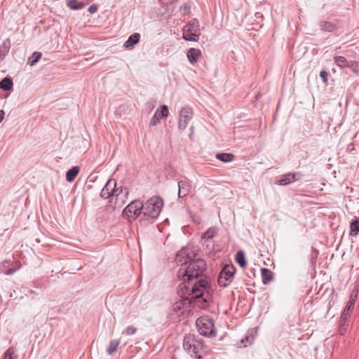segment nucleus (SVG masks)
Wrapping results in <instances>:
<instances>
[{
    "instance_id": "obj_1",
    "label": "nucleus",
    "mask_w": 359,
    "mask_h": 359,
    "mask_svg": "<svg viewBox=\"0 0 359 359\" xmlns=\"http://www.w3.org/2000/svg\"><path fill=\"white\" fill-rule=\"evenodd\" d=\"M196 255H191L187 249H182L177 254L176 262L180 266L177 277L182 283L178 286L182 296L187 295L190 302L198 301L208 304V277L204 275L206 262L201 258L194 259Z\"/></svg>"
},
{
    "instance_id": "obj_2",
    "label": "nucleus",
    "mask_w": 359,
    "mask_h": 359,
    "mask_svg": "<svg viewBox=\"0 0 359 359\" xmlns=\"http://www.w3.org/2000/svg\"><path fill=\"white\" fill-rule=\"evenodd\" d=\"M183 348L192 358L202 359L205 348L204 341L194 334H186L183 340Z\"/></svg>"
},
{
    "instance_id": "obj_3",
    "label": "nucleus",
    "mask_w": 359,
    "mask_h": 359,
    "mask_svg": "<svg viewBox=\"0 0 359 359\" xmlns=\"http://www.w3.org/2000/svg\"><path fill=\"white\" fill-rule=\"evenodd\" d=\"M163 206V201L160 196H153L144 203L143 217L145 219H156Z\"/></svg>"
},
{
    "instance_id": "obj_4",
    "label": "nucleus",
    "mask_w": 359,
    "mask_h": 359,
    "mask_svg": "<svg viewBox=\"0 0 359 359\" xmlns=\"http://www.w3.org/2000/svg\"><path fill=\"white\" fill-rule=\"evenodd\" d=\"M198 331L201 335L208 337H216L214 320L208 318H199L196 322Z\"/></svg>"
},
{
    "instance_id": "obj_5",
    "label": "nucleus",
    "mask_w": 359,
    "mask_h": 359,
    "mask_svg": "<svg viewBox=\"0 0 359 359\" xmlns=\"http://www.w3.org/2000/svg\"><path fill=\"white\" fill-rule=\"evenodd\" d=\"M144 203L140 199L132 201L122 211L123 218L136 219L143 213Z\"/></svg>"
},
{
    "instance_id": "obj_6",
    "label": "nucleus",
    "mask_w": 359,
    "mask_h": 359,
    "mask_svg": "<svg viewBox=\"0 0 359 359\" xmlns=\"http://www.w3.org/2000/svg\"><path fill=\"white\" fill-rule=\"evenodd\" d=\"M200 34L199 22L197 19H192L184 27L183 39L186 41L196 42Z\"/></svg>"
},
{
    "instance_id": "obj_7",
    "label": "nucleus",
    "mask_w": 359,
    "mask_h": 359,
    "mask_svg": "<svg viewBox=\"0 0 359 359\" xmlns=\"http://www.w3.org/2000/svg\"><path fill=\"white\" fill-rule=\"evenodd\" d=\"M236 273V269L233 265L226 264L221 270L218 278V285L221 287H226L232 280Z\"/></svg>"
},
{
    "instance_id": "obj_8",
    "label": "nucleus",
    "mask_w": 359,
    "mask_h": 359,
    "mask_svg": "<svg viewBox=\"0 0 359 359\" xmlns=\"http://www.w3.org/2000/svg\"><path fill=\"white\" fill-rule=\"evenodd\" d=\"M358 294V287L355 285L354 287V289L353 290L349 300L347 302L345 308L344 309L341 315V318L343 320H346L348 316H350L351 312L354 308L355 303L356 302L357 297Z\"/></svg>"
},
{
    "instance_id": "obj_9",
    "label": "nucleus",
    "mask_w": 359,
    "mask_h": 359,
    "mask_svg": "<svg viewBox=\"0 0 359 359\" xmlns=\"http://www.w3.org/2000/svg\"><path fill=\"white\" fill-rule=\"evenodd\" d=\"M192 109L189 107H184L179 112L178 128L180 130H184L188 123L192 118Z\"/></svg>"
},
{
    "instance_id": "obj_10",
    "label": "nucleus",
    "mask_w": 359,
    "mask_h": 359,
    "mask_svg": "<svg viewBox=\"0 0 359 359\" xmlns=\"http://www.w3.org/2000/svg\"><path fill=\"white\" fill-rule=\"evenodd\" d=\"M301 173L299 172H287L280 176L277 180L276 184L280 186L289 185L301 178Z\"/></svg>"
},
{
    "instance_id": "obj_11",
    "label": "nucleus",
    "mask_w": 359,
    "mask_h": 359,
    "mask_svg": "<svg viewBox=\"0 0 359 359\" xmlns=\"http://www.w3.org/2000/svg\"><path fill=\"white\" fill-rule=\"evenodd\" d=\"M169 114V109L167 105L162 104L160 108H158L153 116L150 120V126H154L160 123L161 118L168 116Z\"/></svg>"
},
{
    "instance_id": "obj_12",
    "label": "nucleus",
    "mask_w": 359,
    "mask_h": 359,
    "mask_svg": "<svg viewBox=\"0 0 359 359\" xmlns=\"http://www.w3.org/2000/svg\"><path fill=\"white\" fill-rule=\"evenodd\" d=\"M140 34L137 32L132 34L125 41L123 47L129 50L133 49L140 42Z\"/></svg>"
},
{
    "instance_id": "obj_13",
    "label": "nucleus",
    "mask_w": 359,
    "mask_h": 359,
    "mask_svg": "<svg viewBox=\"0 0 359 359\" xmlns=\"http://www.w3.org/2000/svg\"><path fill=\"white\" fill-rule=\"evenodd\" d=\"M90 4V1H79V0H69L67 2V6L71 10L78 11L83 9L86 5Z\"/></svg>"
},
{
    "instance_id": "obj_14",
    "label": "nucleus",
    "mask_w": 359,
    "mask_h": 359,
    "mask_svg": "<svg viewBox=\"0 0 359 359\" xmlns=\"http://www.w3.org/2000/svg\"><path fill=\"white\" fill-rule=\"evenodd\" d=\"M201 55V51L199 49L191 48L187 51V58L191 64H195L199 56Z\"/></svg>"
},
{
    "instance_id": "obj_15",
    "label": "nucleus",
    "mask_w": 359,
    "mask_h": 359,
    "mask_svg": "<svg viewBox=\"0 0 359 359\" xmlns=\"http://www.w3.org/2000/svg\"><path fill=\"white\" fill-rule=\"evenodd\" d=\"M0 88L4 91H12L13 89V79L6 76L0 81Z\"/></svg>"
},
{
    "instance_id": "obj_16",
    "label": "nucleus",
    "mask_w": 359,
    "mask_h": 359,
    "mask_svg": "<svg viewBox=\"0 0 359 359\" xmlns=\"http://www.w3.org/2000/svg\"><path fill=\"white\" fill-rule=\"evenodd\" d=\"M189 187L188 182L185 181L178 182V197L183 198L187 196L189 191Z\"/></svg>"
},
{
    "instance_id": "obj_17",
    "label": "nucleus",
    "mask_w": 359,
    "mask_h": 359,
    "mask_svg": "<svg viewBox=\"0 0 359 359\" xmlns=\"http://www.w3.org/2000/svg\"><path fill=\"white\" fill-rule=\"evenodd\" d=\"M261 275L262 278V283L265 285H268L273 279V273L267 268L261 269Z\"/></svg>"
},
{
    "instance_id": "obj_18",
    "label": "nucleus",
    "mask_w": 359,
    "mask_h": 359,
    "mask_svg": "<svg viewBox=\"0 0 359 359\" xmlns=\"http://www.w3.org/2000/svg\"><path fill=\"white\" fill-rule=\"evenodd\" d=\"M79 170L80 168L77 165L72 167L66 172V180L69 182H73L79 174Z\"/></svg>"
},
{
    "instance_id": "obj_19",
    "label": "nucleus",
    "mask_w": 359,
    "mask_h": 359,
    "mask_svg": "<svg viewBox=\"0 0 359 359\" xmlns=\"http://www.w3.org/2000/svg\"><path fill=\"white\" fill-rule=\"evenodd\" d=\"M236 262L239 264L241 268H244L247 265L245 253L243 250H239L236 254Z\"/></svg>"
},
{
    "instance_id": "obj_20",
    "label": "nucleus",
    "mask_w": 359,
    "mask_h": 359,
    "mask_svg": "<svg viewBox=\"0 0 359 359\" xmlns=\"http://www.w3.org/2000/svg\"><path fill=\"white\" fill-rule=\"evenodd\" d=\"M216 158L220 161L229 163L233 160L234 155L231 153H218L216 154Z\"/></svg>"
},
{
    "instance_id": "obj_21",
    "label": "nucleus",
    "mask_w": 359,
    "mask_h": 359,
    "mask_svg": "<svg viewBox=\"0 0 359 359\" xmlns=\"http://www.w3.org/2000/svg\"><path fill=\"white\" fill-rule=\"evenodd\" d=\"M333 60L334 64L341 68L348 67L349 64V61L344 56H334Z\"/></svg>"
},
{
    "instance_id": "obj_22",
    "label": "nucleus",
    "mask_w": 359,
    "mask_h": 359,
    "mask_svg": "<svg viewBox=\"0 0 359 359\" xmlns=\"http://www.w3.org/2000/svg\"><path fill=\"white\" fill-rule=\"evenodd\" d=\"M217 233V229L215 226L210 227L204 233H203L201 236V238L203 240H210L212 239Z\"/></svg>"
},
{
    "instance_id": "obj_23",
    "label": "nucleus",
    "mask_w": 359,
    "mask_h": 359,
    "mask_svg": "<svg viewBox=\"0 0 359 359\" xmlns=\"http://www.w3.org/2000/svg\"><path fill=\"white\" fill-rule=\"evenodd\" d=\"M359 233V218L353 219L350 223V235L356 236Z\"/></svg>"
},
{
    "instance_id": "obj_24",
    "label": "nucleus",
    "mask_w": 359,
    "mask_h": 359,
    "mask_svg": "<svg viewBox=\"0 0 359 359\" xmlns=\"http://www.w3.org/2000/svg\"><path fill=\"white\" fill-rule=\"evenodd\" d=\"M320 29L323 31L332 32L336 29V26L330 22L322 21L320 22Z\"/></svg>"
},
{
    "instance_id": "obj_25",
    "label": "nucleus",
    "mask_w": 359,
    "mask_h": 359,
    "mask_svg": "<svg viewBox=\"0 0 359 359\" xmlns=\"http://www.w3.org/2000/svg\"><path fill=\"white\" fill-rule=\"evenodd\" d=\"M120 344L119 340L113 339L110 341L108 348H107V353L108 355H111L116 351L117 348Z\"/></svg>"
},
{
    "instance_id": "obj_26",
    "label": "nucleus",
    "mask_w": 359,
    "mask_h": 359,
    "mask_svg": "<svg viewBox=\"0 0 359 359\" xmlns=\"http://www.w3.org/2000/svg\"><path fill=\"white\" fill-rule=\"evenodd\" d=\"M1 48H3L2 54L1 55L3 58L7 55L10 50L11 47V41L9 39H6L4 40L1 44Z\"/></svg>"
},
{
    "instance_id": "obj_27",
    "label": "nucleus",
    "mask_w": 359,
    "mask_h": 359,
    "mask_svg": "<svg viewBox=\"0 0 359 359\" xmlns=\"http://www.w3.org/2000/svg\"><path fill=\"white\" fill-rule=\"evenodd\" d=\"M42 53L40 52H34L32 57L29 58V63L31 66L34 65L41 57Z\"/></svg>"
},
{
    "instance_id": "obj_28",
    "label": "nucleus",
    "mask_w": 359,
    "mask_h": 359,
    "mask_svg": "<svg viewBox=\"0 0 359 359\" xmlns=\"http://www.w3.org/2000/svg\"><path fill=\"white\" fill-rule=\"evenodd\" d=\"M355 74H359V62L350 60L348 66Z\"/></svg>"
},
{
    "instance_id": "obj_29",
    "label": "nucleus",
    "mask_w": 359,
    "mask_h": 359,
    "mask_svg": "<svg viewBox=\"0 0 359 359\" xmlns=\"http://www.w3.org/2000/svg\"><path fill=\"white\" fill-rule=\"evenodd\" d=\"M115 187H116V180L111 178L109 179L104 187L106 188V190L108 189L109 191L113 190Z\"/></svg>"
},
{
    "instance_id": "obj_30",
    "label": "nucleus",
    "mask_w": 359,
    "mask_h": 359,
    "mask_svg": "<svg viewBox=\"0 0 359 359\" xmlns=\"http://www.w3.org/2000/svg\"><path fill=\"white\" fill-rule=\"evenodd\" d=\"M106 209H107V207L104 210L98 212L97 216L96 218V219L98 222H103L108 219V216L107 215V213H104V214L101 215L102 213V212L106 211Z\"/></svg>"
},
{
    "instance_id": "obj_31",
    "label": "nucleus",
    "mask_w": 359,
    "mask_h": 359,
    "mask_svg": "<svg viewBox=\"0 0 359 359\" xmlns=\"http://www.w3.org/2000/svg\"><path fill=\"white\" fill-rule=\"evenodd\" d=\"M15 354L13 348H8L4 354V359H13Z\"/></svg>"
},
{
    "instance_id": "obj_32",
    "label": "nucleus",
    "mask_w": 359,
    "mask_h": 359,
    "mask_svg": "<svg viewBox=\"0 0 359 359\" xmlns=\"http://www.w3.org/2000/svg\"><path fill=\"white\" fill-rule=\"evenodd\" d=\"M319 76L323 81V83L325 85L327 83L328 81V72L326 70H321L319 74Z\"/></svg>"
},
{
    "instance_id": "obj_33",
    "label": "nucleus",
    "mask_w": 359,
    "mask_h": 359,
    "mask_svg": "<svg viewBox=\"0 0 359 359\" xmlns=\"http://www.w3.org/2000/svg\"><path fill=\"white\" fill-rule=\"evenodd\" d=\"M100 196L101 198L104 199L109 198V197H111V191H109L108 189L106 190V188L103 187Z\"/></svg>"
},
{
    "instance_id": "obj_34",
    "label": "nucleus",
    "mask_w": 359,
    "mask_h": 359,
    "mask_svg": "<svg viewBox=\"0 0 359 359\" xmlns=\"http://www.w3.org/2000/svg\"><path fill=\"white\" fill-rule=\"evenodd\" d=\"M137 331V329L133 326H128L127 328L123 331V334H126L127 335H133L135 334Z\"/></svg>"
},
{
    "instance_id": "obj_35",
    "label": "nucleus",
    "mask_w": 359,
    "mask_h": 359,
    "mask_svg": "<svg viewBox=\"0 0 359 359\" xmlns=\"http://www.w3.org/2000/svg\"><path fill=\"white\" fill-rule=\"evenodd\" d=\"M122 187L117 188L116 187H115V188L111 191V197H118L119 194L122 193Z\"/></svg>"
},
{
    "instance_id": "obj_36",
    "label": "nucleus",
    "mask_w": 359,
    "mask_h": 359,
    "mask_svg": "<svg viewBox=\"0 0 359 359\" xmlns=\"http://www.w3.org/2000/svg\"><path fill=\"white\" fill-rule=\"evenodd\" d=\"M98 9V6L96 4H93L89 6L88 11L90 13H95Z\"/></svg>"
},
{
    "instance_id": "obj_37",
    "label": "nucleus",
    "mask_w": 359,
    "mask_h": 359,
    "mask_svg": "<svg viewBox=\"0 0 359 359\" xmlns=\"http://www.w3.org/2000/svg\"><path fill=\"white\" fill-rule=\"evenodd\" d=\"M245 341L249 343L250 344H252V337L248 336L245 339L241 340V343L242 344H244Z\"/></svg>"
},
{
    "instance_id": "obj_38",
    "label": "nucleus",
    "mask_w": 359,
    "mask_h": 359,
    "mask_svg": "<svg viewBox=\"0 0 359 359\" xmlns=\"http://www.w3.org/2000/svg\"><path fill=\"white\" fill-rule=\"evenodd\" d=\"M15 271H16V269H14V268H11V269H8V270L5 272V274H6V275H11V274H13V273H15Z\"/></svg>"
},
{
    "instance_id": "obj_39",
    "label": "nucleus",
    "mask_w": 359,
    "mask_h": 359,
    "mask_svg": "<svg viewBox=\"0 0 359 359\" xmlns=\"http://www.w3.org/2000/svg\"><path fill=\"white\" fill-rule=\"evenodd\" d=\"M5 112L4 110L0 109V123L3 121L4 118Z\"/></svg>"
},
{
    "instance_id": "obj_40",
    "label": "nucleus",
    "mask_w": 359,
    "mask_h": 359,
    "mask_svg": "<svg viewBox=\"0 0 359 359\" xmlns=\"http://www.w3.org/2000/svg\"><path fill=\"white\" fill-rule=\"evenodd\" d=\"M353 149H354L353 144H352V143H351V144H349L348 145L347 150H348V151H352V150H353Z\"/></svg>"
},
{
    "instance_id": "obj_41",
    "label": "nucleus",
    "mask_w": 359,
    "mask_h": 359,
    "mask_svg": "<svg viewBox=\"0 0 359 359\" xmlns=\"http://www.w3.org/2000/svg\"><path fill=\"white\" fill-rule=\"evenodd\" d=\"M180 306L179 305H174V310H177V309H180Z\"/></svg>"
},
{
    "instance_id": "obj_42",
    "label": "nucleus",
    "mask_w": 359,
    "mask_h": 359,
    "mask_svg": "<svg viewBox=\"0 0 359 359\" xmlns=\"http://www.w3.org/2000/svg\"><path fill=\"white\" fill-rule=\"evenodd\" d=\"M193 129H194V127H193V126H191V127H190V130H193Z\"/></svg>"
}]
</instances>
